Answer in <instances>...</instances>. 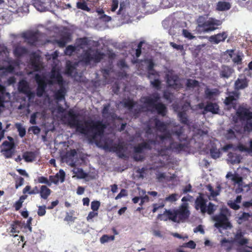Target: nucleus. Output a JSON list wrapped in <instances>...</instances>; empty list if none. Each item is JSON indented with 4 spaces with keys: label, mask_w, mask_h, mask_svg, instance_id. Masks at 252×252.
<instances>
[{
    "label": "nucleus",
    "mask_w": 252,
    "mask_h": 252,
    "mask_svg": "<svg viewBox=\"0 0 252 252\" xmlns=\"http://www.w3.org/2000/svg\"><path fill=\"white\" fill-rule=\"evenodd\" d=\"M210 154L212 158L216 159L220 156V153L217 149H211L210 150Z\"/></svg>",
    "instance_id": "nucleus-63"
},
{
    "label": "nucleus",
    "mask_w": 252,
    "mask_h": 252,
    "mask_svg": "<svg viewBox=\"0 0 252 252\" xmlns=\"http://www.w3.org/2000/svg\"><path fill=\"white\" fill-rule=\"evenodd\" d=\"M68 123L71 127H76V131L79 133L88 135L93 140L103 135L106 126L102 121L88 120L84 122L85 126L77 119L78 115L72 110L68 112Z\"/></svg>",
    "instance_id": "nucleus-1"
},
{
    "label": "nucleus",
    "mask_w": 252,
    "mask_h": 252,
    "mask_svg": "<svg viewBox=\"0 0 252 252\" xmlns=\"http://www.w3.org/2000/svg\"><path fill=\"white\" fill-rule=\"evenodd\" d=\"M243 128H244V131H245V132H252V119L246 121V124L244 126Z\"/></svg>",
    "instance_id": "nucleus-51"
},
{
    "label": "nucleus",
    "mask_w": 252,
    "mask_h": 252,
    "mask_svg": "<svg viewBox=\"0 0 252 252\" xmlns=\"http://www.w3.org/2000/svg\"><path fill=\"white\" fill-rule=\"evenodd\" d=\"M15 126L19 132V135L21 137H23L26 135V128L23 127L20 123L16 124Z\"/></svg>",
    "instance_id": "nucleus-45"
},
{
    "label": "nucleus",
    "mask_w": 252,
    "mask_h": 252,
    "mask_svg": "<svg viewBox=\"0 0 252 252\" xmlns=\"http://www.w3.org/2000/svg\"><path fill=\"white\" fill-rule=\"evenodd\" d=\"M163 132L164 133L163 134L159 136V138L161 141H163L166 139H169L170 142L172 141L173 139L171 137V134L169 131L167 130Z\"/></svg>",
    "instance_id": "nucleus-49"
},
{
    "label": "nucleus",
    "mask_w": 252,
    "mask_h": 252,
    "mask_svg": "<svg viewBox=\"0 0 252 252\" xmlns=\"http://www.w3.org/2000/svg\"><path fill=\"white\" fill-rule=\"evenodd\" d=\"M208 199L203 193H199L194 202V207L196 210H200L202 214L207 213L209 215L213 214L216 210V206L213 203L209 202L208 205Z\"/></svg>",
    "instance_id": "nucleus-3"
},
{
    "label": "nucleus",
    "mask_w": 252,
    "mask_h": 252,
    "mask_svg": "<svg viewBox=\"0 0 252 252\" xmlns=\"http://www.w3.org/2000/svg\"><path fill=\"white\" fill-rule=\"evenodd\" d=\"M176 211L178 222L184 221L188 219L190 215L187 204H182Z\"/></svg>",
    "instance_id": "nucleus-11"
},
{
    "label": "nucleus",
    "mask_w": 252,
    "mask_h": 252,
    "mask_svg": "<svg viewBox=\"0 0 252 252\" xmlns=\"http://www.w3.org/2000/svg\"><path fill=\"white\" fill-rule=\"evenodd\" d=\"M34 79L37 84L36 94L37 96H42L45 92L47 84H53L52 80H47L45 76L36 74Z\"/></svg>",
    "instance_id": "nucleus-6"
},
{
    "label": "nucleus",
    "mask_w": 252,
    "mask_h": 252,
    "mask_svg": "<svg viewBox=\"0 0 252 252\" xmlns=\"http://www.w3.org/2000/svg\"><path fill=\"white\" fill-rule=\"evenodd\" d=\"M160 99L159 94L157 93H154L151 96L142 97L141 101L147 107L155 109L158 114L164 117L167 113L166 106L161 102H158Z\"/></svg>",
    "instance_id": "nucleus-2"
},
{
    "label": "nucleus",
    "mask_w": 252,
    "mask_h": 252,
    "mask_svg": "<svg viewBox=\"0 0 252 252\" xmlns=\"http://www.w3.org/2000/svg\"><path fill=\"white\" fill-rule=\"evenodd\" d=\"M174 127H176L177 128L172 130V134L175 135L180 142L187 141V136L184 133L185 130L184 127L179 125H176L174 126Z\"/></svg>",
    "instance_id": "nucleus-17"
},
{
    "label": "nucleus",
    "mask_w": 252,
    "mask_h": 252,
    "mask_svg": "<svg viewBox=\"0 0 252 252\" xmlns=\"http://www.w3.org/2000/svg\"><path fill=\"white\" fill-rule=\"evenodd\" d=\"M115 239L114 235L109 236L108 235H103L100 239V242L101 243H105L109 241H113Z\"/></svg>",
    "instance_id": "nucleus-52"
},
{
    "label": "nucleus",
    "mask_w": 252,
    "mask_h": 252,
    "mask_svg": "<svg viewBox=\"0 0 252 252\" xmlns=\"http://www.w3.org/2000/svg\"><path fill=\"white\" fill-rule=\"evenodd\" d=\"M38 182L41 184H44L48 186H51V183L49 180L45 177L41 176L37 178Z\"/></svg>",
    "instance_id": "nucleus-60"
},
{
    "label": "nucleus",
    "mask_w": 252,
    "mask_h": 252,
    "mask_svg": "<svg viewBox=\"0 0 252 252\" xmlns=\"http://www.w3.org/2000/svg\"><path fill=\"white\" fill-rule=\"evenodd\" d=\"M229 214V211L227 208H222L220 214L215 215L213 217V220L215 221V226L218 228L227 229V228H230L231 224L227 217V215Z\"/></svg>",
    "instance_id": "nucleus-5"
},
{
    "label": "nucleus",
    "mask_w": 252,
    "mask_h": 252,
    "mask_svg": "<svg viewBox=\"0 0 252 252\" xmlns=\"http://www.w3.org/2000/svg\"><path fill=\"white\" fill-rule=\"evenodd\" d=\"M104 56L105 54L98 51V50H96L92 55L89 51H86L83 54L82 60L87 64L90 63L92 61L95 63H98L101 61Z\"/></svg>",
    "instance_id": "nucleus-7"
},
{
    "label": "nucleus",
    "mask_w": 252,
    "mask_h": 252,
    "mask_svg": "<svg viewBox=\"0 0 252 252\" xmlns=\"http://www.w3.org/2000/svg\"><path fill=\"white\" fill-rule=\"evenodd\" d=\"M243 233L240 230L237 232L235 235V240L241 245H245L247 243L248 240L243 238Z\"/></svg>",
    "instance_id": "nucleus-37"
},
{
    "label": "nucleus",
    "mask_w": 252,
    "mask_h": 252,
    "mask_svg": "<svg viewBox=\"0 0 252 252\" xmlns=\"http://www.w3.org/2000/svg\"><path fill=\"white\" fill-rule=\"evenodd\" d=\"M236 115L241 121L252 119V112L244 107H240L236 112Z\"/></svg>",
    "instance_id": "nucleus-12"
},
{
    "label": "nucleus",
    "mask_w": 252,
    "mask_h": 252,
    "mask_svg": "<svg viewBox=\"0 0 252 252\" xmlns=\"http://www.w3.org/2000/svg\"><path fill=\"white\" fill-rule=\"evenodd\" d=\"M199 82L196 80L188 79L187 81L186 86L189 88H193L198 86Z\"/></svg>",
    "instance_id": "nucleus-47"
},
{
    "label": "nucleus",
    "mask_w": 252,
    "mask_h": 252,
    "mask_svg": "<svg viewBox=\"0 0 252 252\" xmlns=\"http://www.w3.org/2000/svg\"><path fill=\"white\" fill-rule=\"evenodd\" d=\"M2 145L5 147L4 149H14L15 148L14 142H9L7 141H5L3 142Z\"/></svg>",
    "instance_id": "nucleus-59"
},
{
    "label": "nucleus",
    "mask_w": 252,
    "mask_h": 252,
    "mask_svg": "<svg viewBox=\"0 0 252 252\" xmlns=\"http://www.w3.org/2000/svg\"><path fill=\"white\" fill-rule=\"evenodd\" d=\"M152 149V146L146 142H143L138 144L134 147V152L135 153H142L144 150H151Z\"/></svg>",
    "instance_id": "nucleus-23"
},
{
    "label": "nucleus",
    "mask_w": 252,
    "mask_h": 252,
    "mask_svg": "<svg viewBox=\"0 0 252 252\" xmlns=\"http://www.w3.org/2000/svg\"><path fill=\"white\" fill-rule=\"evenodd\" d=\"M231 8V4L228 2L219 1L216 4V10L219 11H223L229 10Z\"/></svg>",
    "instance_id": "nucleus-34"
},
{
    "label": "nucleus",
    "mask_w": 252,
    "mask_h": 252,
    "mask_svg": "<svg viewBox=\"0 0 252 252\" xmlns=\"http://www.w3.org/2000/svg\"><path fill=\"white\" fill-rule=\"evenodd\" d=\"M166 82L168 86L174 90H180L182 88L179 76L171 72L166 75Z\"/></svg>",
    "instance_id": "nucleus-9"
},
{
    "label": "nucleus",
    "mask_w": 252,
    "mask_h": 252,
    "mask_svg": "<svg viewBox=\"0 0 252 252\" xmlns=\"http://www.w3.org/2000/svg\"><path fill=\"white\" fill-rule=\"evenodd\" d=\"M51 190L46 186L42 185L40 188V196L41 198L47 199L49 196L51 194Z\"/></svg>",
    "instance_id": "nucleus-33"
},
{
    "label": "nucleus",
    "mask_w": 252,
    "mask_h": 252,
    "mask_svg": "<svg viewBox=\"0 0 252 252\" xmlns=\"http://www.w3.org/2000/svg\"><path fill=\"white\" fill-rule=\"evenodd\" d=\"M152 76H154L155 77L158 78L159 76V73L155 70L153 69L152 70L148 71V77L149 79H151Z\"/></svg>",
    "instance_id": "nucleus-64"
},
{
    "label": "nucleus",
    "mask_w": 252,
    "mask_h": 252,
    "mask_svg": "<svg viewBox=\"0 0 252 252\" xmlns=\"http://www.w3.org/2000/svg\"><path fill=\"white\" fill-rule=\"evenodd\" d=\"M23 194H27L29 195H35L40 192V189L37 186H35L33 189L30 185L26 186L23 189Z\"/></svg>",
    "instance_id": "nucleus-32"
},
{
    "label": "nucleus",
    "mask_w": 252,
    "mask_h": 252,
    "mask_svg": "<svg viewBox=\"0 0 252 252\" xmlns=\"http://www.w3.org/2000/svg\"><path fill=\"white\" fill-rule=\"evenodd\" d=\"M197 23L196 29L198 31L207 32L216 30L217 27L222 23L221 21L213 18H210L207 20L203 16H199L197 20Z\"/></svg>",
    "instance_id": "nucleus-4"
},
{
    "label": "nucleus",
    "mask_w": 252,
    "mask_h": 252,
    "mask_svg": "<svg viewBox=\"0 0 252 252\" xmlns=\"http://www.w3.org/2000/svg\"><path fill=\"white\" fill-rule=\"evenodd\" d=\"M37 156L36 152L27 151L23 153V158L28 162L34 161Z\"/></svg>",
    "instance_id": "nucleus-31"
},
{
    "label": "nucleus",
    "mask_w": 252,
    "mask_h": 252,
    "mask_svg": "<svg viewBox=\"0 0 252 252\" xmlns=\"http://www.w3.org/2000/svg\"><path fill=\"white\" fill-rule=\"evenodd\" d=\"M237 130L235 128H229L224 134L227 140H233L236 138Z\"/></svg>",
    "instance_id": "nucleus-38"
},
{
    "label": "nucleus",
    "mask_w": 252,
    "mask_h": 252,
    "mask_svg": "<svg viewBox=\"0 0 252 252\" xmlns=\"http://www.w3.org/2000/svg\"><path fill=\"white\" fill-rule=\"evenodd\" d=\"M251 217H252V214H250L249 213L243 212L241 215L238 216L239 222L240 223L242 222L246 221Z\"/></svg>",
    "instance_id": "nucleus-44"
},
{
    "label": "nucleus",
    "mask_w": 252,
    "mask_h": 252,
    "mask_svg": "<svg viewBox=\"0 0 252 252\" xmlns=\"http://www.w3.org/2000/svg\"><path fill=\"white\" fill-rule=\"evenodd\" d=\"M233 72L234 69L231 67L227 65H222L220 71V76L221 78H228L231 76Z\"/></svg>",
    "instance_id": "nucleus-22"
},
{
    "label": "nucleus",
    "mask_w": 252,
    "mask_h": 252,
    "mask_svg": "<svg viewBox=\"0 0 252 252\" xmlns=\"http://www.w3.org/2000/svg\"><path fill=\"white\" fill-rule=\"evenodd\" d=\"M47 208L45 205L39 206L38 207L37 215L39 216L42 217L46 214V209Z\"/></svg>",
    "instance_id": "nucleus-57"
},
{
    "label": "nucleus",
    "mask_w": 252,
    "mask_h": 252,
    "mask_svg": "<svg viewBox=\"0 0 252 252\" xmlns=\"http://www.w3.org/2000/svg\"><path fill=\"white\" fill-rule=\"evenodd\" d=\"M129 5V0H124L121 1L120 3V8L118 11V14H121V12L125 9L126 7Z\"/></svg>",
    "instance_id": "nucleus-50"
},
{
    "label": "nucleus",
    "mask_w": 252,
    "mask_h": 252,
    "mask_svg": "<svg viewBox=\"0 0 252 252\" xmlns=\"http://www.w3.org/2000/svg\"><path fill=\"white\" fill-rule=\"evenodd\" d=\"M249 80L245 76H241L240 78H238L234 83V90L236 91H238L240 90H243L245 89L248 86Z\"/></svg>",
    "instance_id": "nucleus-15"
},
{
    "label": "nucleus",
    "mask_w": 252,
    "mask_h": 252,
    "mask_svg": "<svg viewBox=\"0 0 252 252\" xmlns=\"http://www.w3.org/2000/svg\"><path fill=\"white\" fill-rule=\"evenodd\" d=\"M218 90L215 89L214 91H211L208 88H206L205 90V97L207 99H210L213 95H216L218 94Z\"/></svg>",
    "instance_id": "nucleus-43"
},
{
    "label": "nucleus",
    "mask_w": 252,
    "mask_h": 252,
    "mask_svg": "<svg viewBox=\"0 0 252 252\" xmlns=\"http://www.w3.org/2000/svg\"><path fill=\"white\" fill-rule=\"evenodd\" d=\"M5 88L0 84V107L4 106Z\"/></svg>",
    "instance_id": "nucleus-41"
},
{
    "label": "nucleus",
    "mask_w": 252,
    "mask_h": 252,
    "mask_svg": "<svg viewBox=\"0 0 252 252\" xmlns=\"http://www.w3.org/2000/svg\"><path fill=\"white\" fill-rule=\"evenodd\" d=\"M18 90L20 92L28 95H30L31 94L29 84L25 80H22L19 82Z\"/></svg>",
    "instance_id": "nucleus-21"
},
{
    "label": "nucleus",
    "mask_w": 252,
    "mask_h": 252,
    "mask_svg": "<svg viewBox=\"0 0 252 252\" xmlns=\"http://www.w3.org/2000/svg\"><path fill=\"white\" fill-rule=\"evenodd\" d=\"M228 157L232 163H239L240 161L239 156L235 155L233 153H229L228 154Z\"/></svg>",
    "instance_id": "nucleus-48"
},
{
    "label": "nucleus",
    "mask_w": 252,
    "mask_h": 252,
    "mask_svg": "<svg viewBox=\"0 0 252 252\" xmlns=\"http://www.w3.org/2000/svg\"><path fill=\"white\" fill-rule=\"evenodd\" d=\"M100 205V202L98 201H93L91 202V209L93 211L97 212Z\"/></svg>",
    "instance_id": "nucleus-58"
},
{
    "label": "nucleus",
    "mask_w": 252,
    "mask_h": 252,
    "mask_svg": "<svg viewBox=\"0 0 252 252\" xmlns=\"http://www.w3.org/2000/svg\"><path fill=\"white\" fill-rule=\"evenodd\" d=\"M3 155L6 158H10L12 157L14 154V149H3L2 150Z\"/></svg>",
    "instance_id": "nucleus-53"
},
{
    "label": "nucleus",
    "mask_w": 252,
    "mask_h": 252,
    "mask_svg": "<svg viewBox=\"0 0 252 252\" xmlns=\"http://www.w3.org/2000/svg\"><path fill=\"white\" fill-rule=\"evenodd\" d=\"M182 34L185 37L189 40L192 39L195 37V36L193 35L191 32L186 29L183 30Z\"/></svg>",
    "instance_id": "nucleus-56"
},
{
    "label": "nucleus",
    "mask_w": 252,
    "mask_h": 252,
    "mask_svg": "<svg viewBox=\"0 0 252 252\" xmlns=\"http://www.w3.org/2000/svg\"><path fill=\"white\" fill-rule=\"evenodd\" d=\"M151 85L157 90L160 88L161 82L158 78L150 81Z\"/></svg>",
    "instance_id": "nucleus-54"
},
{
    "label": "nucleus",
    "mask_w": 252,
    "mask_h": 252,
    "mask_svg": "<svg viewBox=\"0 0 252 252\" xmlns=\"http://www.w3.org/2000/svg\"><path fill=\"white\" fill-rule=\"evenodd\" d=\"M154 122L155 127L158 131L162 132L167 130L168 124L162 122L157 118L154 119Z\"/></svg>",
    "instance_id": "nucleus-26"
},
{
    "label": "nucleus",
    "mask_w": 252,
    "mask_h": 252,
    "mask_svg": "<svg viewBox=\"0 0 252 252\" xmlns=\"http://www.w3.org/2000/svg\"><path fill=\"white\" fill-rule=\"evenodd\" d=\"M227 52H228L229 57L232 59V61L234 63L237 65L241 64L242 63V56L238 54L233 57V50H227Z\"/></svg>",
    "instance_id": "nucleus-35"
},
{
    "label": "nucleus",
    "mask_w": 252,
    "mask_h": 252,
    "mask_svg": "<svg viewBox=\"0 0 252 252\" xmlns=\"http://www.w3.org/2000/svg\"><path fill=\"white\" fill-rule=\"evenodd\" d=\"M20 222L18 220H16L13 222L10 225V231L9 234L11 236L16 237L18 236L17 234L14 233H19L20 232L19 227L20 226Z\"/></svg>",
    "instance_id": "nucleus-27"
},
{
    "label": "nucleus",
    "mask_w": 252,
    "mask_h": 252,
    "mask_svg": "<svg viewBox=\"0 0 252 252\" xmlns=\"http://www.w3.org/2000/svg\"><path fill=\"white\" fill-rule=\"evenodd\" d=\"M204 110L207 112H211L213 114H218L220 108L217 103L210 102H207L206 106L204 107Z\"/></svg>",
    "instance_id": "nucleus-24"
},
{
    "label": "nucleus",
    "mask_w": 252,
    "mask_h": 252,
    "mask_svg": "<svg viewBox=\"0 0 252 252\" xmlns=\"http://www.w3.org/2000/svg\"><path fill=\"white\" fill-rule=\"evenodd\" d=\"M228 35L225 32L211 36L209 40L212 43L218 44L220 42H223L227 38Z\"/></svg>",
    "instance_id": "nucleus-19"
},
{
    "label": "nucleus",
    "mask_w": 252,
    "mask_h": 252,
    "mask_svg": "<svg viewBox=\"0 0 252 252\" xmlns=\"http://www.w3.org/2000/svg\"><path fill=\"white\" fill-rule=\"evenodd\" d=\"M22 37L28 44L34 46L38 40L39 33L38 32L28 31L23 33Z\"/></svg>",
    "instance_id": "nucleus-10"
},
{
    "label": "nucleus",
    "mask_w": 252,
    "mask_h": 252,
    "mask_svg": "<svg viewBox=\"0 0 252 252\" xmlns=\"http://www.w3.org/2000/svg\"><path fill=\"white\" fill-rule=\"evenodd\" d=\"M13 52L15 57L20 58L26 55L28 52V50L25 47L17 46L14 48Z\"/></svg>",
    "instance_id": "nucleus-30"
},
{
    "label": "nucleus",
    "mask_w": 252,
    "mask_h": 252,
    "mask_svg": "<svg viewBox=\"0 0 252 252\" xmlns=\"http://www.w3.org/2000/svg\"><path fill=\"white\" fill-rule=\"evenodd\" d=\"M123 104L125 107L131 111L134 106L136 104V102L133 99L127 98L123 100Z\"/></svg>",
    "instance_id": "nucleus-42"
},
{
    "label": "nucleus",
    "mask_w": 252,
    "mask_h": 252,
    "mask_svg": "<svg viewBox=\"0 0 252 252\" xmlns=\"http://www.w3.org/2000/svg\"><path fill=\"white\" fill-rule=\"evenodd\" d=\"M158 219L160 220H167V219L174 222H178L176 210L173 211L166 210L163 214H158Z\"/></svg>",
    "instance_id": "nucleus-14"
},
{
    "label": "nucleus",
    "mask_w": 252,
    "mask_h": 252,
    "mask_svg": "<svg viewBox=\"0 0 252 252\" xmlns=\"http://www.w3.org/2000/svg\"><path fill=\"white\" fill-rule=\"evenodd\" d=\"M24 182V179L21 177H18L15 181V188L18 189L20 187L22 186Z\"/></svg>",
    "instance_id": "nucleus-61"
},
{
    "label": "nucleus",
    "mask_w": 252,
    "mask_h": 252,
    "mask_svg": "<svg viewBox=\"0 0 252 252\" xmlns=\"http://www.w3.org/2000/svg\"><path fill=\"white\" fill-rule=\"evenodd\" d=\"M40 56L33 52L31 55L30 62L32 66L35 71H38L40 68Z\"/></svg>",
    "instance_id": "nucleus-20"
},
{
    "label": "nucleus",
    "mask_w": 252,
    "mask_h": 252,
    "mask_svg": "<svg viewBox=\"0 0 252 252\" xmlns=\"http://www.w3.org/2000/svg\"><path fill=\"white\" fill-rule=\"evenodd\" d=\"M228 96L226 97L224 101L226 105H230L234 104V101H236L240 96V93L236 91L228 92L227 93Z\"/></svg>",
    "instance_id": "nucleus-18"
},
{
    "label": "nucleus",
    "mask_w": 252,
    "mask_h": 252,
    "mask_svg": "<svg viewBox=\"0 0 252 252\" xmlns=\"http://www.w3.org/2000/svg\"><path fill=\"white\" fill-rule=\"evenodd\" d=\"M50 79L54 83H57L59 85H63L64 81L63 78L59 70L53 68L51 70Z\"/></svg>",
    "instance_id": "nucleus-16"
},
{
    "label": "nucleus",
    "mask_w": 252,
    "mask_h": 252,
    "mask_svg": "<svg viewBox=\"0 0 252 252\" xmlns=\"http://www.w3.org/2000/svg\"><path fill=\"white\" fill-rule=\"evenodd\" d=\"M103 148L109 152L116 153L120 158L125 157V154L123 152L124 146L122 143H114L113 144L112 141L109 142L106 141L104 142Z\"/></svg>",
    "instance_id": "nucleus-8"
},
{
    "label": "nucleus",
    "mask_w": 252,
    "mask_h": 252,
    "mask_svg": "<svg viewBox=\"0 0 252 252\" xmlns=\"http://www.w3.org/2000/svg\"><path fill=\"white\" fill-rule=\"evenodd\" d=\"M33 6L40 11H43L45 9V3L41 0H32Z\"/></svg>",
    "instance_id": "nucleus-40"
},
{
    "label": "nucleus",
    "mask_w": 252,
    "mask_h": 252,
    "mask_svg": "<svg viewBox=\"0 0 252 252\" xmlns=\"http://www.w3.org/2000/svg\"><path fill=\"white\" fill-rule=\"evenodd\" d=\"M186 145L185 144L178 143L172 140L171 141L168 149H171L174 152H180L183 151Z\"/></svg>",
    "instance_id": "nucleus-28"
},
{
    "label": "nucleus",
    "mask_w": 252,
    "mask_h": 252,
    "mask_svg": "<svg viewBox=\"0 0 252 252\" xmlns=\"http://www.w3.org/2000/svg\"><path fill=\"white\" fill-rule=\"evenodd\" d=\"M98 215V213L96 211H93L90 212L88 216L87 217V218H86L87 220L88 221H93V219L94 218L97 217Z\"/></svg>",
    "instance_id": "nucleus-55"
},
{
    "label": "nucleus",
    "mask_w": 252,
    "mask_h": 252,
    "mask_svg": "<svg viewBox=\"0 0 252 252\" xmlns=\"http://www.w3.org/2000/svg\"><path fill=\"white\" fill-rule=\"evenodd\" d=\"M76 150L75 149H71L66 152L65 154L63 157V159H64L66 163L73 162L74 157L76 156Z\"/></svg>",
    "instance_id": "nucleus-29"
},
{
    "label": "nucleus",
    "mask_w": 252,
    "mask_h": 252,
    "mask_svg": "<svg viewBox=\"0 0 252 252\" xmlns=\"http://www.w3.org/2000/svg\"><path fill=\"white\" fill-rule=\"evenodd\" d=\"M71 35L66 34L62 36L58 41L57 43L60 47H64L67 43L71 41Z\"/></svg>",
    "instance_id": "nucleus-36"
},
{
    "label": "nucleus",
    "mask_w": 252,
    "mask_h": 252,
    "mask_svg": "<svg viewBox=\"0 0 252 252\" xmlns=\"http://www.w3.org/2000/svg\"><path fill=\"white\" fill-rule=\"evenodd\" d=\"M77 8L80 9L88 12L90 11L91 9L88 6L87 3L84 1H78L76 4Z\"/></svg>",
    "instance_id": "nucleus-46"
},
{
    "label": "nucleus",
    "mask_w": 252,
    "mask_h": 252,
    "mask_svg": "<svg viewBox=\"0 0 252 252\" xmlns=\"http://www.w3.org/2000/svg\"><path fill=\"white\" fill-rule=\"evenodd\" d=\"M60 89L55 93L54 96L55 99L58 101H61L65 99L66 94L65 88L63 85H60Z\"/></svg>",
    "instance_id": "nucleus-25"
},
{
    "label": "nucleus",
    "mask_w": 252,
    "mask_h": 252,
    "mask_svg": "<svg viewBox=\"0 0 252 252\" xmlns=\"http://www.w3.org/2000/svg\"><path fill=\"white\" fill-rule=\"evenodd\" d=\"M177 195L176 193H173L166 197L164 200H162V202L161 203H159V204H153V209L152 210L153 213H155L158 209L162 208L165 205L164 202H173L176 201L177 200Z\"/></svg>",
    "instance_id": "nucleus-13"
},
{
    "label": "nucleus",
    "mask_w": 252,
    "mask_h": 252,
    "mask_svg": "<svg viewBox=\"0 0 252 252\" xmlns=\"http://www.w3.org/2000/svg\"><path fill=\"white\" fill-rule=\"evenodd\" d=\"M75 47L72 45H68L65 50V54L67 55H71L75 51Z\"/></svg>",
    "instance_id": "nucleus-62"
},
{
    "label": "nucleus",
    "mask_w": 252,
    "mask_h": 252,
    "mask_svg": "<svg viewBox=\"0 0 252 252\" xmlns=\"http://www.w3.org/2000/svg\"><path fill=\"white\" fill-rule=\"evenodd\" d=\"M178 116L181 123L187 125H189L188 116L185 111L179 112L178 114Z\"/></svg>",
    "instance_id": "nucleus-39"
}]
</instances>
